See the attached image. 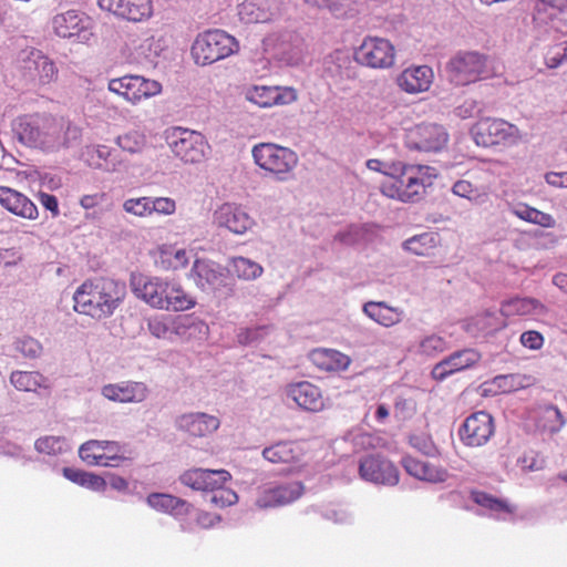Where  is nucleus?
<instances>
[{"instance_id": "7c9ffc66", "label": "nucleus", "mask_w": 567, "mask_h": 567, "mask_svg": "<svg viewBox=\"0 0 567 567\" xmlns=\"http://www.w3.org/2000/svg\"><path fill=\"white\" fill-rule=\"evenodd\" d=\"M434 72L429 65H411L396 78V85L408 94H419L430 90Z\"/></svg>"}, {"instance_id": "1a4fd4ad", "label": "nucleus", "mask_w": 567, "mask_h": 567, "mask_svg": "<svg viewBox=\"0 0 567 567\" xmlns=\"http://www.w3.org/2000/svg\"><path fill=\"white\" fill-rule=\"evenodd\" d=\"M471 135L475 144L483 147L494 145L513 147L524 140V134L516 125L493 117H484L477 121L471 128Z\"/></svg>"}, {"instance_id": "2eb2a0df", "label": "nucleus", "mask_w": 567, "mask_h": 567, "mask_svg": "<svg viewBox=\"0 0 567 567\" xmlns=\"http://www.w3.org/2000/svg\"><path fill=\"white\" fill-rule=\"evenodd\" d=\"M41 131L38 148L44 152H58L71 147L81 137V131L78 126L51 118H45Z\"/></svg>"}, {"instance_id": "37998d69", "label": "nucleus", "mask_w": 567, "mask_h": 567, "mask_svg": "<svg viewBox=\"0 0 567 567\" xmlns=\"http://www.w3.org/2000/svg\"><path fill=\"white\" fill-rule=\"evenodd\" d=\"M472 499L485 509L491 516L501 520L512 519L515 514V506L506 501L493 497L484 492H472Z\"/></svg>"}, {"instance_id": "f704fd0d", "label": "nucleus", "mask_w": 567, "mask_h": 567, "mask_svg": "<svg viewBox=\"0 0 567 567\" xmlns=\"http://www.w3.org/2000/svg\"><path fill=\"white\" fill-rule=\"evenodd\" d=\"M362 312L370 320L384 328L400 324L404 319V310L393 307L385 301H367L362 306Z\"/></svg>"}, {"instance_id": "c9c22d12", "label": "nucleus", "mask_w": 567, "mask_h": 567, "mask_svg": "<svg viewBox=\"0 0 567 567\" xmlns=\"http://www.w3.org/2000/svg\"><path fill=\"white\" fill-rule=\"evenodd\" d=\"M0 205L8 212L25 219L34 220L39 216L33 202L10 187L0 186Z\"/></svg>"}, {"instance_id": "9b49d317", "label": "nucleus", "mask_w": 567, "mask_h": 567, "mask_svg": "<svg viewBox=\"0 0 567 567\" xmlns=\"http://www.w3.org/2000/svg\"><path fill=\"white\" fill-rule=\"evenodd\" d=\"M107 89L130 104L136 105L143 100L159 95L163 86L158 81L142 75H124L110 80Z\"/></svg>"}, {"instance_id": "69168bd1", "label": "nucleus", "mask_w": 567, "mask_h": 567, "mask_svg": "<svg viewBox=\"0 0 567 567\" xmlns=\"http://www.w3.org/2000/svg\"><path fill=\"white\" fill-rule=\"evenodd\" d=\"M520 343L530 350H539L544 346V337L535 330L525 331L520 336Z\"/></svg>"}, {"instance_id": "a878e982", "label": "nucleus", "mask_w": 567, "mask_h": 567, "mask_svg": "<svg viewBox=\"0 0 567 567\" xmlns=\"http://www.w3.org/2000/svg\"><path fill=\"white\" fill-rule=\"evenodd\" d=\"M146 504L156 512L168 514L179 520L183 532H192L193 525L186 519L193 505L185 499L165 493H152L146 497Z\"/></svg>"}, {"instance_id": "79ce46f5", "label": "nucleus", "mask_w": 567, "mask_h": 567, "mask_svg": "<svg viewBox=\"0 0 567 567\" xmlns=\"http://www.w3.org/2000/svg\"><path fill=\"white\" fill-rule=\"evenodd\" d=\"M44 122L45 118L38 115L19 117L13 126L14 134L22 144L38 148Z\"/></svg>"}, {"instance_id": "a19ab883", "label": "nucleus", "mask_w": 567, "mask_h": 567, "mask_svg": "<svg viewBox=\"0 0 567 567\" xmlns=\"http://www.w3.org/2000/svg\"><path fill=\"white\" fill-rule=\"evenodd\" d=\"M529 420L543 433L554 434L565 425L560 411L554 405L538 406L529 412Z\"/></svg>"}, {"instance_id": "13d9d810", "label": "nucleus", "mask_w": 567, "mask_h": 567, "mask_svg": "<svg viewBox=\"0 0 567 567\" xmlns=\"http://www.w3.org/2000/svg\"><path fill=\"white\" fill-rule=\"evenodd\" d=\"M447 347L446 341L436 334L424 337L419 344V352L426 357H434L443 352Z\"/></svg>"}, {"instance_id": "c756f323", "label": "nucleus", "mask_w": 567, "mask_h": 567, "mask_svg": "<svg viewBox=\"0 0 567 567\" xmlns=\"http://www.w3.org/2000/svg\"><path fill=\"white\" fill-rule=\"evenodd\" d=\"M101 394L109 401L117 403H142L150 395V388L141 381H121L104 384Z\"/></svg>"}, {"instance_id": "c85d7f7f", "label": "nucleus", "mask_w": 567, "mask_h": 567, "mask_svg": "<svg viewBox=\"0 0 567 567\" xmlns=\"http://www.w3.org/2000/svg\"><path fill=\"white\" fill-rule=\"evenodd\" d=\"M245 97L260 107H271L291 104L298 96L296 90L290 86L254 85L246 90Z\"/></svg>"}, {"instance_id": "6ab92c4d", "label": "nucleus", "mask_w": 567, "mask_h": 567, "mask_svg": "<svg viewBox=\"0 0 567 567\" xmlns=\"http://www.w3.org/2000/svg\"><path fill=\"white\" fill-rule=\"evenodd\" d=\"M284 395L288 402L306 412L318 413L328 406L321 389L309 381L288 383L284 388Z\"/></svg>"}, {"instance_id": "b1692460", "label": "nucleus", "mask_w": 567, "mask_h": 567, "mask_svg": "<svg viewBox=\"0 0 567 567\" xmlns=\"http://www.w3.org/2000/svg\"><path fill=\"white\" fill-rule=\"evenodd\" d=\"M99 7L130 22H144L153 17L152 0H97Z\"/></svg>"}, {"instance_id": "dca6fc26", "label": "nucleus", "mask_w": 567, "mask_h": 567, "mask_svg": "<svg viewBox=\"0 0 567 567\" xmlns=\"http://www.w3.org/2000/svg\"><path fill=\"white\" fill-rule=\"evenodd\" d=\"M447 141L446 130L434 123L414 125L405 134L406 147L419 152H440L446 146Z\"/></svg>"}, {"instance_id": "603ef678", "label": "nucleus", "mask_w": 567, "mask_h": 567, "mask_svg": "<svg viewBox=\"0 0 567 567\" xmlns=\"http://www.w3.org/2000/svg\"><path fill=\"white\" fill-rule=\"evenodd\" d=\"M13 349L27 359H38L43 352L42 343L30 336L17 338L13 341Z\"/></svg>"}, {"instance_id": "f03ea898", "label": "nucleus", "mask_w": 567, "mask_h": 567, "mask_svg": "<svg viewBox=\"0 0 567 567\" xmlns=\"http://www.w3.org/2000/svg\"><path fill=\"white\" fill-rule=\"evenodd\" d=\"M125 293V285L112 278L85 280L73 293V308L93 319H105L114 313Z\"/></svg>"}, {"instance_id": "aec40b11", "label": "nucleus", "mask_w": 567, "mask_h": 567, "mask_svg": "<svg viewBox=\"0 0 567 567\" xmlns=\"http://www.w3.org/2000/svg\"><path fill=\"white\" fill-rule=\"evenodd\" d=\"M19 63L25 75L40 84H50L58 79L55 62L40 50H23L19 55Z\"/></svg>"}, {"instance_id": "a211bd4d", "label": "nucleus", "mask_w": 567, "mask_h": 567, "mask_svg": "<svg viewBox=\"0 0 567 567\" xmlns=\"http://www.w3.org/2000/svg\"><path fill=\"white\" fill-rule=\"evenodd\" d=\"M188 279L202 291L216 292L226 286L228 274L221 265L206 258H195Z\"/></svg>"}, {"instance_id": "680f3d73", "label": "nucleus", "mask_w": 567, "mask_h": 567, "mask_svg": "<svg viewBox=\"0 0 567 567\" xmlns=\"http://www.w3.org/2000/svg\"><path fill=\"white\" fill-rule=\"evenodd\" d=\"M409 442L413 449L426 456H435L437 454V449L427 434H413L410 436Z\"/></svg>"}, {"instance_id": "5fc2aeb1", "label": "nucleus", "mask_w": 567, "mask_h": 567, "mask_svg": "<svg viewBox=\"0 0 567 567\" xmlns=\"http://www.w3.org/2000/svg\"><path fill=\"white\" fill-rule=\"evenodd\" d=\"M452 192L454 195L466 198L476 205L483 204L486 197V194L481 188L464 179L457 181L453 185Z\"/></svg>"}, {"instance_id": "8fccbe9b", "label": "nucleus", "mask_w": 567, "mask_h": 567, "mask_svg": "<svg viewBox=\"0 0 567 567\" xmlns=\"http://www.w3.org/2000/svg\"><path fill=\"white\" fill-rule=\"evenodd\" d=\"M34 449L41 454L56 456L69 452L71 445L64 436L45 435L35 441Z\"/></svg>"}, {"instance_id": "bf43d9fd", "label": "nucleus", "mask_w": 567, "mask_h": 567, "mask_svg": "<svg viewBox=\"0 0 567 567\" xmlns=\"http://www.w3.org/2000/svg\"><path fill=\"white\" fill-rule=\"evenodd\" d=\"M545 64L549 69H556L567 62V41L550 45L545 53Z\"/></svg>"}, {"instance_id": "09e8293b", "label": "nucleus", "mask_w": 567, "mask_h": 567, "mask_svg": "<svg viewBox=\"0 0 567 567\" xmlns=\"http://www.w3.org/2000/svg\"><path fill=\"white\" fill-rule=\"evenodd\" d=\"M230 271L240 280H256L264 274V268L258 262L246 257H233L229 260Z\"/></svg>"}, {"instance_id": "4d7b16f0", "label": "nucleus", "mask_w": 567, "mask_h": 567, "mask_svg": "<svg viewBox=\"0 0 567 567\" xmlns=\"http://www.w3.org/2000/svg\"><path fill=\"white\" fill-rule=\"evenodd\" d=\"M186 519L193 525L194 529L190 532L193 533L197 527L203 529L213 528L221 520V517L217 514L198 509L195 511L193 508L190 514L186 516Z\"/></svg>"}, {"instance_id": "393cba45", "label": "nucleus", "mask_w": 567, "mask_h": 567, "mask_svg": "<svg viewBox=\"0 0 567 567\" xmlns=\"http://www.w3.org/2000/svg\"><path fill=\"white\" fill-rule=\"evenodd\" d=\"M238 18L245 24L269 23L282 14L280 0H244L238 4Z\"/></svg>"}, {"instance_id": "2f4dec72", "label": "nucleus", "mask_w": 567, "mask_h": 567, "mask_svg": "<svg viewBox=\"0 0 567 567\" xmlns=\"http://www.w3.org/2000/svg\"><path fill=\"white\" fill-rule=\"evenodd\" d=\"M480 359L481 354L474 349L456 351L439 362L433 368L432 375L434 379L442 381L453 373L472 368L480 361Z\"/></svg>"}, {"instance_id": "a18cd8bd", "label": "nucleus", "mask_w": 567, "mask_h": 567, "mask_svg": "<svg viewBox=\"0 0 567 567\" xmlns=\"http://www.w3.org/2000/svg\"><path fill=\"white\" fill-rule=\"evenodd\" d=\"M111 154L112 151L106 145H87L82 148L80 158L92 168L115 172L117 171L115 163L109 161Z\"/></svg>"}, {"instance_id": "e2e57ef3", "label": "nucleus", "mask_w": 567, "mask_h": 567, "mask_svg": "<svg viewBox=\"0 0 567 567\" xmlns=\"http://www.w3.org/2000/svg\"><path fill=\"white\" fill-rule=\"evenodd\" d=\"M398 161L383 162L377 158L368 159L365 166L373 172L381 173L388 176L390 179L394 175V168H396Z\"/></svg>"}, {"instance_id": "e433bc0d", "label": "nucleus", "mask_w": 567, "mask_h": 567, "mask_svg": "<svg viewBox=\"0 0 567 567\" xmlns=\"http://www.w3.org/2000/svg\"><path fill=\"white\" fill-rule=\"evenodd\" d=\"M309 360L318 369L327 372H343L349 369L351 358L336 349L317 348L309 353Z\"/></svg>"}, {"instance_id": "3c124183", "label": "nucleus", "mask_w": 567, "mask_h": 567, "mask_svg": "<svg viewBox=\"0 0 567 567\" xmlns=\"http://www.w3.org/2000/svg\"><path fill=\"white\" fill-rule=\"evenodd\" d=\"M115 143L122 151L131 154H137L145 148L146 136L140 131L132 130L118 135Z\"/></svg>"}, {"instance_id": "774afa93", "label": "nucleus", "mask_w": 567, "mask_h": 567, "mask_svg": "<svg viewBox=\"0 0 567 567\" xmlns=\"http://www.w3.org/2000/svg\"><path fill=\"white\" fill-rule=\"evenodd\" d=\"M516 377L513 374L498 375L494 378L492 385L496 386L502 392H512L517 389Z\"/></svg>"}, {"instance_id": "72a5a7b5", "label": "nucleus", "mask_w": 567, "mask_h": 567, "mask_svg": "<svg viewBox=\"0 0 567 567\" xmlns=\"http://www.w3.org/2000/svg\"><path fill=\"white\" fill-rule=\"evenodd\" d=\"M190 320L186 317H171L157 315L148 319L147 328L150 333L157 339L172 340L173 336L184 334L190 328Z\"/></svg>"}, {"instance_id": "473e14b6", "label": "nucleus", "mask_w": 567, "mask_h": 567, "mask_svg": "<svg viewBox=\"0 0 567 567\" xmlns=\"http://www.w3.org/2000/svg\"><path fill=\"white\" fill-rule=\"evenodd\" d=\"M9 382L17 391L38 396L50 394L52 388L50 379L37 370H13L9 375Z\"/></svg>"}, {"instance_id": "0e129e2a", "label": "nucleus", "mask_w": 567, "mask_h": 567, "mask_svg": "<svg viewBox=\"0 0 567 567\" xmlns=\"http://www.w3.org/2000/svg\"><path fill=\"white\" fill-rule=\"evenodd\" d=\"M481 111L482 107L480 103L476 100L468 99L465 100L461 105H458L454 112L456 116L466 120L480 114Z\"/></svg>"}, {"instance_id": "ea45409f", "label": "nucleus", "mask_w": 567, "mask_h": 567, "mask_svg": "<svg viewBox=\"0 0 567 567\" xmlns=\"http://www.w3.org/2000/svg\"><path fill=\"white\" fill-rule=\"evenodd\" d=\"M402 465L411 476L421 481L442 483L449 477L446 470L412 456H404L402 458Z\"/></svg>"}, {"instance_id": "412c9836", "label": "nucleus", "mask_w": 567, "mask_h": 567, "mask_svg": "<svg viewBox=\"0 0 567 567\" xmlns=\"http://www.w3.org/2000/svg\"><path fill=\"white\" fill-rule=\"evenodd\" d=\"M494 421L489 413L478 411L465 419L460 427L461 441L466 446L478 447L485 445L494 434Z\"/></svg>"}, {"instance_id": "f8f14e48", "label": "nucleus", "mask_w": 567, "mask_h": 567, "mask_svg": "<svg viewBox=\"0 0 567 567\" xmlns=\"http://www.w3.org/2000/svg\"><path fill=\"white\" fill-rule=\"evenodd\" d=\"M355 61L371 68L385 70L395 63L396 50L392 42L380 37H367L354 52Z\"/></svg>"}, {"instance_id": "864d4df0", "label": "nucleus", "mask_w": 567, "mask_h": 567, "mask_svg": "<svg viewBox=\"0 0 567 567\" xmlns=\"http://www.w3.org/2000/svg\"><path fill=\"white\" fill-rule=\"evenodd\" d=\"M123 210L138 218L151 217V196L130 197L122 204Z\"/></svg>"}, {"instance_id": "4468645a", "label": "nucleus", "mask_w": 567, "mask_h": 567, "mask_svg": "<svg viewBox=\"0 0 567 567\" xmlns=\"http://www.w3.org/2000/svg\"><path fill=\"white\" fill-rule=\"evenodd\" d=\"M303 489L300 482L265 483L257 488L255 506L268 509L289 505L301 497Z\"/></svg>"}, {"instance_id": "f257e3e1", "label": "nucleus", "mask_w": 567, "mask_h": 567, "mask_svg": "<svg viewBox=\"0 0 567 567\" xmlns=\"http://www.w3.org/2000/svg\"><path fill=\"white\" fill-rule=\"evenodd\" d=\"M130 286L136 298L154 309L177 312L189 310L196 305L195 298L175 280L132 274Z\"/></svg>"}, {"instance_id": "052dcab7", "label": "nucleus", "mask_w": 567, "mask_h": 567, "mask_svg": "<svg viewBox=\"0 0 567 567\" xmlns=\"http://www.w3.org/2000/svg\"><path fill=\"white\" fill-rule=\"evenodd\" d=\"M176 202L171 197L151 196V216H172L176 213Z\"/></svg>"}, {"instance_id": "49530a36", "label": "nucleus", "mask_w": 567, "mask_h": 567, "mask_svg": "<svg viewBox=\"0 0 567 567\" xmlns=\"http://www.w3.org/2000/svg\"><path fill=\"white\" fill-rule=\"evenodd\" d=\"M511 213L524 221L544 228H553L556 226V220L550 214L540 212L524 203L514 204L511 207Z\"/></svg>"}, {"instance_id": "c03bdc74", "label": "nucleus", "mask_w": 567, "mask_h": 567, "mask_svg": "<svg viewBox=\"0 0 567 567\" xmlns=\"http://www.w3.org/2000/svg\"><path fill=\"white\" fill-rule=\"evenodd\" d=\"M441 245V236L434 231L414 235L402 243L403 250L415 256L430 257Z\"/></svg>"}, {"instance_id": "bb28decb", "label": "nucleus", "mask_w": 567, "mask_h": 567, "mask_svg": "<svg viewBox=\"0 0 567 567\" xmlns=\"http://www.w3.org/2000/svg\"><path fill=\"white\" fill-rule=\"evenodd\" d=\"M174 424L177 431L202 439L215 433L220 426V420L205 412H187L178 415Z\"/></svg>"}, {"instance_id": "58836bf2", "label": "nucleus", "mask_w": 567, "mask_h": 567, "mask_svg": "<svg viewBox=\"0 0 567 567\" xmlns=\"http://www.w3.org/2000/svg\"><path fill=\"white\" fill-rule=\"evenodd\" d=\"M547 308L534 298H514L505 301L501 307L504 317L522 316L533 319H542L547 313Z\"/></svg>"}, {"instance_id": "6e6552de", "label": "nucleus", "mask_w": 567, "mask_h": 567, "mask_svg": "<svg viewBox=\"0 0 567 567\" xmlns=\"http://www.w3.org/2000/svg\"><path fill=\"white\" fill-rule=\"evenodd\" d=\"M165 135L171 152L184 164H199L210 153L208 141L197 131L172 127L166 131Z\"/></svg>"}, {"instance_id": "6e6d98bb", "label": "nucleus", "mask_w": 567, "mask_h": 567, "mask_svg": "<svg viewBox=\"0 0 567 567\" xmlns=\"http://www.w3.org/2000/svg\"><path fill=\"white\" fill-rule=\"evenodd\" d=\"M342 440L350 443L354 452L365 450L374 445V437L360 427H353L348 431Z\"/></svg>"}, {"instance_id": "4be33fe9", "label": "nucleus", "mask_w": 567, "mask_h": 567, "mask_svg": "<svg viewBox=\"0 0 567 567\" xmlns=\"http://www.w3.org/2000/svg\"><path fill=\"white\" fill-rule=\"evenodd\" d=\"M261 456L272 464H285L289 472H298L303 465L305 449L299 442L279 441L262 449Z\"/></svg>"}, {"instance_id": "39448f33", "label": "nucleus", "mask_w": 567, "mask_h": 567, "mask_svg": "<svg viewBox=\"0 0 567 567\" xmlns=\"http://www.w3.org/2000/svg\"><path fill=\"white\" fill-rule=\"evenodd\" d=\"M251 155L255 164L274 175L278 182L293 177L298 156L292 150L274 143H260L252 147Z\"/></svg>"}, {"instance_id": "7ed1b4c3", "label": "nucleus", "mask_w": 567, "mask_h": 567, "mask_svg": "<svg viewBox=\"0 0 567 567\" xmlns=\"http://www.w3.org/2000/svg\"><path fill=\"white\" fill-rule=\"evenodd\" d=\"M437 177L434 167L398 161L394 175L380 186L382 195L402 203H417Z\"/></svg>"}, {"instance_id": "20e7f679", "label": "nucleus", "mask_w": 567, "mask_h": 567, "mask_svg": "<svg viewBox=\"0 0 567 567\" xmlns=\"http://www.w3.org/2000/svg\"><path fill=\"white\" fill-rule=\"evenodd\" d=\"M231 481V475L226 470H207L195 467L185 471L179 476V482L205 494L207 503L212 506L224 508L238 502L237 493L226 486Z\"/></svg>"}, {"instance_id": "5701e85b", "label": "nucleus", "mask_w": 567, "mask_h": 567, "mask_svg": "<svg viewBox=\"0 0 567 567\" xmlns=\"http://www.w3.org/2000/svg\"><path fill=\"white\" fill-rule=\"evenodd\" d=\"M213 223L235 235H244L255 226L254 218L244 207L235 203H224L213 214Z\"/></svg>"}, {"instance_id": "de8ad7c7", "label": "nucleus", "mask_w": 567, "mask_h": 567, "mask_svg": "<svg viewBox=\"0 0 567 567\" xmlns=\"http://www.w3.org/2000/svg\"><path fill=\"white\" fill-rule=\"evenodd\" d=\"M504 324L505 323L499 319V317L495 312L485 311L483 313L470 318L465 322V329L472 336H477L480 333H488L495 331L503 327Z\"/></svg>"}, {"instance_id": "338daca9", "label": "nucleus", "mask_w": 567, "mask_h": 567, "mask_svg": "<svg viewBox=\"0 0 567 567\" xmlns=\"http://www.w3.org/2000/svg\"><path fill=\"white\" fill-rule=\"evenodd\" d=\"M107 482L102 476L86 472L82 487L91 489L93 492H104L106 489Z\"/></svg>"}, {"instance_id": "ddd939ff", "label": "nucleus", "mask_w": 567, "mask_h": 567, "mask_svg": "<svg viewBox=\"0 0 567 567\" xmlns=\"http://www.w3.org/2000/svg\"><path fill=\"white\" fill-rule=\"evenodd\" d=\"M123 453V445L110 440H89L79 447V457L89 466H117L125 460Z\"/></svg>"}, {"instance_id": "423d86ee", "label": "nucleus", "mask_w": 567, "mask_h": 567, "mask_svg": "<svg viewBox=\"0 0 567 567\" xmlns=\"http://www.w3.org/2000/svg\"><path fill=\"white\" fill-rule=\"evenodd\" d=\"M238 50L236 38L223 30H209L196 37L192 56L197 65L204 66L226 59Z\"/></svg>"}, {"instance_id": "4c0bfd02", "label": "nucleus", "mask_w": 567, "mask_h": 567, "mask_svg": "<svg viewBox=\"0 0 567 567\" xmlns=\"http://www.w3.org/2000/svg\"><path fill=\"white\" fill-rule=\"evenodd\" d=\"M195 257L193 248L177 247L176 245H163L158 248L156 262L166 271H177L186 268Z\"/></svg>"}, {"instance_id": "f3484780", "label": "nucleus", "mask_w": 567, "mask_h": 567, "mask_svg": "<svg viewBox=\"0 0 567 567\" xmlns=\"http://www.w3.org/2000/svg\"><path fill=\"white\" fill-rule=\"evenodd\" d=\"M165 48L164 37H132L123 47L122 54L130 63L153 65L156 64Z\"/></svg>"}, {"instance_id": "9d476101", "label": "nucleus", "mask_w": 567, "mask_h": 567, "mask_svg": "<svg viewBox=\"0 0 567 567\" xmlns=\"http://www.w3.org/2000/svg\"><path fill=\"white\" fill-rule=\"evenodd\" d=\"M54 34L75 43L87 44L94 37V22L83 12L68 10L55 14L51 21Z\"/></svg>"}, {"instance_id": "cd10ccee", "label": "nucleus", "mask_w": 567, "mask_h": 567, "mask_svg": "<svg viewBox=\"0 0 567 567\" xmlns=\"http://www.w3.org/2000/svg\"><path fill=\"white\" fill-rule=\"evenodd\" d=\"M359 473L362 480L374 484L393 486L399 482L396 467L379 455L364 457L360 462Z\"/></svg>"}, {"instance_id": "0eeeda50", "label": "nucleus", "mask_w": 567, "mask_h": 567, "mask_svg": "<svg viewBox=\"0 0 567 567\" xmlns=\"http://www.w3.org/2000/svg\"><path fill=\"white\" fill-rule=\"evenodd\" d=\"M449 81L455 85H468L491 74L488 58L477 51H458L446 63Z\"/></svg>"}]
</instances>
